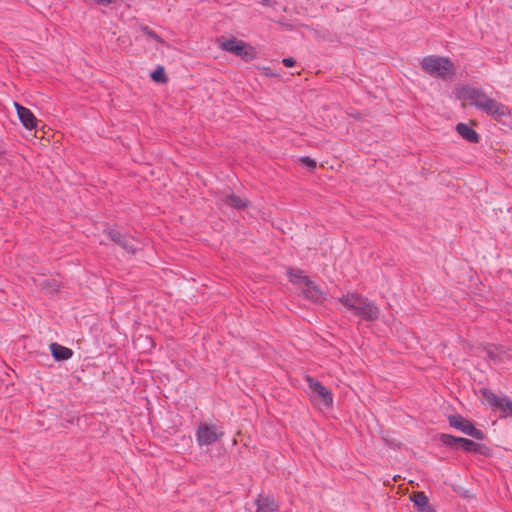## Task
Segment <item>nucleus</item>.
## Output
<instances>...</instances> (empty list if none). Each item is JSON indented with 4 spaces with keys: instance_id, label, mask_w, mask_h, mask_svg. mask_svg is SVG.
I'll return each instance as SVG.
<instances>
[{
    "instance_id": "f257e3e1",
    "label": "nucleus",
    "mask_w": 512,
    "mask_h": 512,
    "mask_svg": "<svg viewBox=\"0 0 512 512\" xmlns=\"http://www.w3.org/2000/svg\"><path fill=\"white\" fill-rule=\"evenodd\" d=\"M346 312L359 318L361 321L374 322L379 318L380 310L378 306L358 293H347L339 298Z\"/></svg>"
},
{
    "instance_id": "f03ea898",
    "label": "nucleus",
    "mask_w": 512,
    "mask_h": 512,
    "mask_svg": "<svg viewBox=\"0 0 512 512\" xmlns=\"http://www.w3.org/2000/svg\"><path fill=\"white\" fill-rule=\"evenodd\" d=\"M421 68L434 78L446 80L455 74L456 66L448 57L428 55L421 61Z\"/></svg>"
},
{
    "instance_id": "7ed1b4c3",
    "label": "nucleus",
    "mask_w": 512,
    "mask_h": 512,
    "mask_svg": "<svg viewBox=\"0 0 512 512\" xmlns=\"http://www.w3.org/2000/svg\"><path fill=\"white\" fill-rule=\"evenodd\" d=\"M220 48L245 61H251L256 56L255 49L250 44L236 38L225 40L221 43Z\"/></svg>"
},
{
    "instance_id": "20e7f679",
    "label": "nucleus",
    "mask_w": 512,
    "mask_h": 512,
    "mask_svg": "<svg viewBox=\"0 0 512 512\" xmlns=\"http://www.w3.org/2000/svg\"><path fill=\"white\" fill-rule=\"evenodd\" d=\"M224 432L221 427L213 424L200 423L196 430V441L199 446H209L218 441Z\"/></svg>"
},
{
    "instance_id": "39448f33",
    "label": "nucleus",
    "mask_w": 512,
    "mask_h": 512,
    "mask_svg": "<svg viewBox=\"0 0 512 512\" xmlns=\"http://www.w3.org/2000/svg\"><path fill=\"white\" fill-rule=\"evenodd\" d=\"M449 425L454 429L461 431L467 436L476 440H483L485 434L480 429H477L474 424L459 414L450 415L448 417Z\"/></svg>"
},
{
    "instance_id": "423d86ee",
    "label": "nucleus",
    "mask_w": 512,
    "mask_h": 512,
    "mask_svg": "<svg viewBox=\"0 0 512 512\" xmlns=\"http://www.w3.org/2000/svg\"><path fill=\"white\" fill-rule=\"evenodd\" d=\"M305 380L311 391L313 399L320 405L330 407L333 404V397L331 391L322 385L321 382L315 380L313 377L307 375Z\"/></svg>"
},
{
    "instance_id": "0eeeda50",
    "label": "nucleus",
    "mask_w": 512,
    "mask_h": 512,
    "mask_svg": "<svg viewBox=\"0 0 512 512\" xmlns=\"http://www.w3.org/2000/svg\"><path fill=\"white\" fill-rule=\"evenodd\" d=\"M456 96L460 100L468 101L472 106L479 110H481L488 97L483 91L469 85H463L458 88Z\"/></svg>"
},
{
    "instance_id": "6e6552de",
    "label": "nucleus",
    "mask_w": 512,
    "mask_h": 512,
    "mask_svg": "<svg viewBox=\"0 0 512 512\" xmlns=\"http://www.w3.org/2000/svg\"><path fill=\"white\" fill-rule=\"evenodd\" d=\"M482 395L485 401L493 408L503 412L504 417L512 418V400L507 396L499 397L493 392L484 389Z\"/></svg>"
},
{
    "instance_id": "1a4fd4ad",
    "label": "nucleus",
    "mask_w": 512,
    "mask_h": 512,
    "mask_svg": "<svg viewBox=\"0 0 512 512\" xmlns=\"http://www.w3.org/2000/svg\"><path fill=\"white\" fill-rule=\"evenodd\" d=\"M105 233L111 241L124 248L128 253L134 254L136 252V248L129 237L117 228L109 227L105 229Z\"/></svg>"
},
{
    "instance_id": "9d476101",
    "label": "nucleus",
    "mask_w": 512,
    "mask_h": 512,
    "mask_svg": "<svg viewBox=\"0 0 512 512\" xmlns=\"http://www.w3.org/2000/svg\"><path fill=\"white\" fill-rule=\"evenodd\" d=\"M481 111H484L486 114L492 117H502L510 114V110L506 105L497 102L490 97H487L481 108Z\"/></svg>"
},
{
    "instance_id": "9b49d317",
    "label": "nucleus",
    "mask_w": 512,
    "mask_h": 512,
    "mask_svg": "<svg viewBox=\"0 0 512 512\" xmlns=\"http://www.w3.org/2000/svg\"><path fill=\"white\" fill-rule=\"evenodd\" d=\"M14 107L19 121L26 129L32 130L37 127V119L30 109L22 106L18 102H14Z\"/></svg>"
},
{
    "instance_id": "f8f14e48",
    "label": "nucleus",
    "mask_w": 512,
    "mask_h": 512,
    "mask_svg": "<svg viewBox=\"0 0 512 512\" xmlns=\"http://www.w3.org/2000/svg\"><path fill=\"white\" fill-rule=\"evenodd\" d=\"M302 294L304 297L312 302H320L325 299V294L323 290L316 285L312 280H310V284L305 285L302 288Z\"/></svg>"
},
{
    "instance_id": "ddd939ff",
    "label": "nucleus",
    "mask_w": 512,
    "mask_h": 512,
    "mask_svg": "<svg viewBox=\"0 0 512 512\" xmlns=\"http://www.w3.org/2000/svg\"><path fill=\"white\" fill-rule=\"evenodd\" d=\"M487 355L494 363H504L510 358V353L501 345H489Z\"/></svg>"
},
{
    "instance_id": "4468645a",
    "label": "nucleus",
    "mask_w": 512,
    "mask_h": 512,
    "mask_svg": "<svg viewBox=\"0 0 512 512\" xmlns=\"http://www.w3.org/2000/svg\"><path fill=\"white\" fill-rule=\"evenodd\" d=\"M256 504L257 512H274L279 507L278 502L270 495H259Z\"/></svg>"
},
{
    "instance_id": "2eb2a0df",
    "label": "nucleus",
    "mask_w": 512,
    "mask_h": 512,
    "mask_svg": "<svg viewBox=\"0 0 512 512\" xmlns=\"http://www.w3.org/2000/svg\"><path fill=\"white\" fill-rule=\"evenodd\" d=\"M50 352L56 361H66L73 356V351L70 348L58 343H52L50 345Z\"/></svg>"
},
{
    "instance_id": "dca6fc26",
    "label": "nucleus",
    "mask_w": 512,
    "mask_h": 512,
    "mask_svg": "<svg viewBox=\"0 0 512 512\" xmlns=\"http://www.w3.org/2000/svg\"><path fill=\"white\" fill-rule=\"evenodd\" d=\"M456 131L463 139L470 143H477L479 141L477 132L465 123H458Z\"/></svg>"
},
{
    "instance_id": "f3484780",
    "label": "nucleus",
    "mask_w": 512,
    "mask_h": 512,
    "mask_svg": "<svg viewBox=\"0 0 512 512\" xmlns=\"http://www.w3.org/2000/svg\"><path fill=\"white\" fill-rule=\"evenodd\" d=\"M411 500L414 503V506L418 508L419 512H434L432 507L428 502L427 496L423 492H416Z\"/></svg>"
},
{
    "instance_id": "a211bd4d",
    "label": "nucleus",
    "mask_w": 512,
    "mask_h": 512,
    "mask_svg": "<svg viewBox=\"0 0 512 512\" xmlns=\"http://www.w3.org/2000/svg\"><path fill=\"white\" fill-rule=\"evenodd\" d=\"M223 202L226 205H228L232 208L238 209V210H242V209L246 208L248 205V202L246 199L241 198L240 196L235 195L233 193L227 194L224 197Z\"/></svg>"
},
{
    "instance_id": "6ab92c4d",
    "label": "nucleus",
    "mask_w": 512,
    "mask_h": 512,
    "mask_svg": "<svg viewBox=\"0 0 512 512\" xmlns=\"http://www.w3.org/2000/svg\"><path fill=\"white\" fill-rule=\"evenodd\" d=\"M288 277H289L290 282H292L293 284L301 285L303 287L305 285L310 284V280H311L301 270H293V269L289 270Z\"/></svg>"
},
{
    "instance_id": "aec40b11",
    "label": "nucleus",
    "mask_w": 512,
    "mask_h": 512,
    "mask_svg": "<svg viewBox=\"0 0 512 512\" xmlns=\"http://www.w3.org/2000/svg\"><path fill=\"white\" fill-rule=\"evenodd\" d=\"M459 447L466 452H478L481 445L470 439L461 437Z\"/></svg>"
},
{
    "instance_id": "412c9836",
    "label": "nucleus",
    "mask_w": 512,
    "mask_h": 512,
    "mask_svg": "<svg viewBox=\"0 0 512 512\" xmlns=\"http://www.w3.org/2000/svg\"><path fill=\"white\" fill-rule=\"evenodd\" d=\"M461 437L453 436L450 434H441L440 440L443 444L450 446L452 448H456L460 444Z\"/></svg>"
},
{
    "instance_id": "4be33fe9",
    "label": "nucleus",
    "mask_w": 512,
    "mask_h": 512,
    "mask_svg": "<svg viewBox=\"0 0 512 512\" xmlns=\"http://www.w3.org/2000/svg\"><path fill=\"white\" fill-rule=\"evenodd\" d=\"M151 79L158 83H165L167 81V76L165 74L164 68L162 66H158L152 73Z\"/></svg>"
},
{
    "instance_id": "5701e85b",
    "label": "nucleus",
    "mask_w": 512,
    "mask_h": 512,
    "mask_svg": "<svg viewBox=\"0 0 512 512\" xmlns=\"http://www.w3.org/2000/svg\"><path fill=\"white\" fill-rule=\"evenodd\" d=\"M301 162L303 164H305L306 166H308L309 168H315L316 167V162L314 159H311L310 157L308 156H305V157H302L301 158Z\"/></svg>"
},
{
    "instance_id": "b1692460",
    "label": "nucleus",
    "mask_w": 512,
    "mask_h": 512,
    "mask_svg": "<svg viewBox=\"0 0 512 512\" xmlns=\"http://www.w3.org/2000/svg\"><path fill=\"white\" fill-rule=\"evenodd\" d=\"M282 63L286 67H293L295 64V60L292 57H287L282 60Z\"/></svg>"
},
{
    "instance_id": "393cba45",
    "label": "nucleus",
    "mask_w": 512,
    "mask_h": 512,
    "mask_svg": "<svg viewBox=\"0 0 512 512\" xmlns=\"http://www.w3.org/2000/svg\"><path fill=\"white\" fill-rule=\"evenodd\" d=\"M93 1L99 5L108 6L112 3H115L117 0H93Z\"/></svg>"
},
{
    "instance_id": "a878e982",
    "label": "nucleus",
    "mask_w": 512,
    "mask_h": 512,
    "mask_svg": "<svg viewBox=\"0 0 512 512\" xmlns=\"http://www.w3.org/2000/svg\"><path fill=\"white\" fill-rule=\"evenodd\" d=\"M260 3L264 6H272L274 4V0H260Z\"/></svg>"
}]
</instances>
